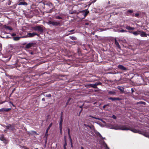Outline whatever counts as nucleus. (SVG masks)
<instances>
[{"label": "nucleus", "mask_w": 149, "mask_h": 149, "mask_svg": "<svg viewBox=\"0 0 149 149\" xmlns=\"http://www.w3.org/2000/svg\"><path fill=\"white\" fill-rule=\"evenodd\" d=\"M83 12H84L83 14L84 17L86 16L89 13L88 11L86 10H84L83 11Z\"/></svg>", "instance_id": "20"}, {"label": "nucleus", "mask_w": 149, "mask_h": 149, "mask_svg": "<svg viewBox=\"0 0 149 149\" xmlns=\"http://www.w3.org/2000/svg\"><path fill=\"white\" fill-rule=\"evenodd\" d=\"M3 28L7 30H13V28L9 26L5 25L3 26Z\"/></svg>", "instance_id": "13"}, {"label": "nucleus", "mask_w": 149, "mask_h": 149, "mask_svg": "<svg viewBox=\"0 0 149 149\" xmlns=\"http://www.w3.org/2000/svg\"><path fill=\"white\" fill-rule=\"evenodd\" d=\"M88 86L94 88H97V87H95V84H89L88 85Z\"/></svg>", "instance_id": "18"}, {"label": "nucleus", "mask_w": 149, "mask_h": 149, "mask_svg": "<svg viewBox=\"0 0 149 149\" xmlns=\"http://www.w3.org/2000/svg\"><path fill=\"white\" fill-rule=\"evenodd\" d=\"M95 87H97V86L100 85H101L102 84V83L100 81L97 82H96L95 84Z\"/></svg>", "instance_id": "25"}, {"label": "nucleus", "mask_w": 149, "mask_h": 149, "mask_svg": "<svg viewBox=\"0 0 149 149\" xmlns=\"http://www.w3.org/2000/svg\"><path fill=\"white\" fill-rule=\"evenodd\" d=\"M97 134L99 135L100 137H102L101 135L100 134L99 132H98L97 133Z\"/></svg>", "instance_id": "44"}, {"label": "nucleus", "mask_w": 149, "mask_h": 149, "mask_svg": "<svg viewBox=\"0 0 149 149\" xmlns=\"http://www.w3.org/2000/svg\"><path fill=\"white\" fill-rule=\"evenodd\" d=\"M118 67L119 68L122 70H125L127 69L125 67L121 65H118Z\"/></svg>", "instance_id": "12"}, {"label": "nucleus", "mask_w": 149, "mask_h": 149, "mask_svg": "<svg viewBox=\"0 0 149 149\" xmlns=\"http://www.w3.org/2000/svg\"><path fill=\"white\" fill-rule=\"evenodd\" d=\"M51 95L50 94H47L45 95V96L47 97H51Z\"/></svg>", "instance_id": "29"}, {"label": "nucleus", "mask_w": 149, "mask_h": 149, "mask_svg": "<svg viewBox=\"0 0 149 149\" xmlns=\"http://www.w3.org/2000/svg\"><path fill=\"white\" fill-rule=\"evenodd\" d=\"M52 124H53V123H51L48 126V127L47 128L46 130L45 135L46 136H47L48 135L47 133L48 132V131H49V130L50 129V128L52 126Z\"/></svg>", "instance_id": "11"}, {"label": "nucleus", "mask_w": 149, "mask_h": 149, "mask_svg": "<svg viewBox=\"0 0 149 149\" xmlns=\"http://www.w3.org/2000/svg\"><path fill=\"white\" fill-rule=\"evenodd\" d=\"M70 141H71V147H72L73 146H72V140Z\"/></svg>", "instance_id": "43"}, {"label": "nucleus", "mask_w": 149, "mask_h": 149, "mask_svg": "<svg viewBox=\"0 0 149 149\" xmlns=\"http://www.w3.org/2000/svg\"><path fill=\"white\" fill-rule=\"evenodd\" d=\"M42 101H44L45 100V99L44 98H43L42 99Z\"/></svg>", "instance_id": "47"}, {"label": "nucleus", "mask_w": 149, "mask_h": 149, "mask_svg": "<svg viewBox=\"0 0 149 149\" xmlns=\"http://www.w3.org/2000/svg\"><path fill=\"white\" fill-rule=\"evenodd\" d=\"M102 123H105V121H104L103 120H102Z\"/></svg>", "instance_id": "49"}, {"label": "nucleus", "mask_w": 149, "mask_h": 149, "mask_svg": "<svg viewBox=\"0 0 149 149\" xmlns=\"http://www.w3.org/2000/svg\"><path fill=\"white\" fill-rule=\"evenodd\" d=\"M110 128L116 130H130L133 132L135 133H140L141 131L136 130L135 129H130L128 128L126 126L122 125H111L110 127Z\"/></svg>", "instance_id": "1"}, {"label": "nucleus", "mask_w": 149, "mask_h": 149, "mask_svg": "<svg viewBox=\"0 0 149 149\" xmlns=\"http://www.w3.org/2000/svg\"><path fill=\"white\" fill-rule=\"evenodd\" d=\"M118 32H127V31L126 30H123V29H122L121 30L119 31Z\"/></svg>", "instance_id": "28"}, {"label": "nucleus", "mask_w": 149, "mask_h": 149, "mask_svg": "<svg viewBox=\"0 0 149 149\" xmlns=\"http://www.w3.org/2000/svg\"><path fill=\"white\" fill-rule=\"evenodd\" d=\"M98 120H101V121H102V119H101L100 118H99V119H98Z\"/></svg>", "instance_id": "48"}, {"label": "nucleus", "mask_w": 149, "mask_h": 149, "mask_svg": "<svg viewBox=\"0 0 149 149\" xmlns=\"http://www.w3.org/2000/svg\"><path fill=\"white\" fill-rule=\"evenodd\" d=\"M87 126L88 127H89L91 128V127H90V126H89V125H88Z\"/></svg>", "instance_id": "51"}, {"label": "nucleus", "mask_w": 149, "mask_h": 149, "mask_svg": "<svg viewBox=\"0 0 149 149\" xmlns=\"http://www.w3.org/2000/svg\"><path fill=\"white\" fill-rule=\"evenodd\" d=\"M108 99L109 100H111L112 101L119 100H120V99L119 98L117 97H110L108 98Z\"/></svg>", "instance_id": "16"}, {"label": "nucleus", "mask_w": 149, "mask_h": 149, "mask_svg": "<svg viewBox=\"0 0 149 149\" xmlns=\"http://www.w3.org/2000/svg\"><path fill=\"white\" fill-rule=\"evenodd\" d=\"M64 138H65V143L63 145V147H64V149H65V148L66 149V146H67V143H66V141L65 136Z\"/></svg>", "instance_id": "26"}, {"label": "nucleus", "mask_w": 149, "mask_h": 149, "mask_svg": "<svg viewBox=\"0 0 149 149\" xmlns=\"http://www.w3.org/2000/svg\"><path fill=\"white\" fill-rule=\"evenodd\" d=\"M109 94H114L115 93L114 92L111 91H109L108 92Z\"/></svg>", "instance_id": "30"}, {"label": "nucleus", "mask_w": 149, "mask_h": 149, "mask_svg": "<svg viewBox=\"0 0 149 149\" xmlns=\"http://www.w3.org/2000/svg\"><path fill=\"white\" fill-rule=\"evenodd\" d=\"M101 146L104 149H109V148L107 146L106 144L104 142H103L101 144Z\"/></svg>", "instance_id": "8"}, {"label": "nucleus", "mask_w": 149, "mask_h": 149, "mask_svg": "<svg viewBox=\"0 0 149 149\" xmlns=\"http://www.w3.org/2000/svg\"><path fill=\"white\" fill-rule=\"evenodd\" d=\"M118 88L121 92H123L124 91V88L123 87L118 86Z\"/></svg>", "instance_id": "19"}, {"label": "nucleus", "mask_w": 149, "mask_h": 149, "mask_svg": "<svg viewBox=\"0 0 149 149\" xmlns=\"http://www.w3.org/2000/svg\"><path fill=\"white\" fill-rule=\"evenodd\" d=\"M130 33H132L133 35L135 36H137L141 33V31L138 30L136 31H133V32H129Z\"/></svg>", "instance_id": "6"}, {"label": "nucleus", "mask_w": 149, "mask_h": 149, "mask_svg": "<svg viewBox=\"0 0 149 149\" xmlns=\"http://www.w3.org/2000/svg\"><path fill=\"white\" fill-rule=\"evenodd\" d=\"M128 12L129 13H132L133 12V11L131 10H128Z\"/></svg>", "instance_id": "35"}, {"label": "nucleus", "mask_w": 149, "mask_h": 149, "mask_svg": "<svg viewBox=\"0 0 149 149\" xmlns=\"http://www.w3.org/2000/svg\"><path fill=\"white\" fill-rule=\"evenodd\" d=\"M36 35H38V34L35 33H29L28 34V37H32Z\"/></svg>", "instance_id": "10"}, {"label": "nucleus", "mask_w": 149, "mask_h": 149, "mask_svg": "<svg viewBox=\"0 0 149 149\" xmlns=\"http://www.w3.org/2000/svg\"><path fill=\"white\" fill-rule=\"evenodd\" d=\"M70 38H71L73 40H77V38L75 37L74 36H70Z\"/></svg>", "instance_id": "27"}, {"label": "nucleus", "mask_w": 149, "mask_h": 149, "mask_svg": "<svg viewBox=\"0 0 149 149\" xmlns=\"http://www.w3.org/2000/svg\"><path fill=\"white\" fill-rule=\"evenodd\" d=\"M107 106H108V105L107 104H105V105H104L103 107V108L104 109L105 108V107Z\"/></svg>", "instance_id": "38"}, {"label": "nucleus", "mask_w": 149, "mask_h": 149, "mask_svg": "<svg viewBox=\"0 0 149 149\" xmlns=\"http://www.w3.org/2000/svg\"><path fill=\"white\" fill-rule=\"evenodd\" d=\"M32 132H33V134H36L37 135L38 134H37L36 132H35V131H33Z\"/></svg>", "instance_id": "40"}, {"label": "nucleus", "mask_w": 149, "mask_h": 149, "mask_svg": "<svg viewBox=\"0 0 149 149\" xmlns=\"http://www.w3.org/2000/svg\"><path fill=\"white\" fill-rule=\"evenodd\" d=\"M89 116L92 117L93 118H95V119H98H98L99 118H96V117H93V116Z\"/></svg>", "instance_id": "33"}, {"label": "nucleus", "mask_w": 149, "mask_h": 149, "mask_svg": "<svg viewBox=\"0 0 149 149\" xmlns=\"http://www.w3.org/2000/svg\"><path fill=\"white\" fill-rule=\"evenodd\" d=\"M31 54H33L32 52H31Z\"/></svg>", "instance_id": "53"}, {"label": "nucleus", "mask_w": 149, "mask_h": 149, "mask_svg": "<svg viewBox=\"0 0 149 149\" xmlns=\"http://www.w3.org/2000/svg\"><path fill=\"white\" fill-rule=\"evenodd\" d=\"M35 45L34 43H29L27 44L26 46V48L27 49H29L31 47H33Z\"/></svg>", "instance_id": "5"}, {"label": "nucleus", "mask_w": 149, "mask_h": 149, "mask_svg": "<svg viewBox=\"0 0 149 149\" xmlns=\"http://www.w3.org/2000/svg\"><path fill=\"white\" fill-rule=\"evenodd\" d=\"M68 103H69V102H67L66 103V105H67L68 104Z\"/></svg>", "instance_id": "50"}, {"label": "nucleus", "mask_w": 149, "mask_h": 149, "mask_svg": "<svg viewBox=\"0 0 149 149\" xmlns=\"http://www.w3.org/2000/svg\"><path fill=\"white\" fill-rule=\"evenodd\" d=\"M16 34L15 33H13L12 34V36H16Z\"/></svg>", "instance_id": "42"}, {"label": "nucleus", "mask_w": 149, "mask_h": 149, "mask_svg": "<svg viewBox=\"0 0 149 149\" xmlns=\"http://www.w3.org/2000/svg\"><path fill=\"white\" fill-rule=\"evenodd\" d=\"M56 19H62V18L61 17H60L59 16L56 17Z\"/></svg>", "instance_id": "31"}, {"label": "nucleus", "mask_w": 149, "mask_h": 149, "mask_svg": "<svg viewBox=\"0 0 149 149\" xmlns=\"http://www.w3.org/2000/svg\"><path fill=\"white\" fill-rule=\"evenodd\" d=\"M0 139L1 141H3V142L4 143H6V140L5 138L3 137V135L1 136L0 137Z\"/></svg>", "instance_id": "15"}, {"label": "nucleus", "mask_w": 149, "mask_h": 149, "mask_svg": "<svg viewBox=\"0 0 149 149\" xmlns=\"http://www.w3.org/2000/svg\"><path fill=\"white\" fill-rule=\"evenodd\" d=\"M97 123L99 125H100V124L99 123Z\"/></svg>", "instance_id": "52"}, {"label": "nucleus", "mask_w": 149, "mask_h": 149, "mask_svg": "<svg viewBox=\"0 0 149 149\" xmlns=\"http://www.w3.org/2000/svg\"><path fill=\"white\" fill-rule=\"evenodd\" d=\"M140 36L142 37H147V35L146 34V33L143 31H141V33H140Z\"/></svg>", "instance_id": "17"}, {"label": "nucleus", "mask_w": 149, "mask_h": 149, "mask_svg": "<svg viewBox=\"0 0 149 149\" xmlns=\"http://www.w3.org/2000/svg\"><path fill=\"white\" fill-rule=\"evenodd\" d=\"M139 103H141L143 104H145V102H140Z\"/></svg>", "instance_id": "32"}, {"label": "nucleus", "mask_w": 149, "mask_h": 149, "mask_svg": "<svg viewBox=\"0 0 149 149\" xmlns=\"http://www.w3.org/2000/svg\"><path fill=\"white\" fill-rule=\"evenodd\" d=\"M21 37H15L13 38V40H14L17 41L19 40L20 38H21Z\"/></svg>", "instance_id": "24"}, {"label": "nucleus", "mask_w": 149, "mask_h": 149, "mask_svg": "<svg viewBox=\"0 0 149 149\" xmlns=\"http://www.w3.org/2000/svg\"><path fill=\"white\" fill-rule=\"evenodd\" d=\"M112 117L113 118H114V119H116V116L114 115H113L112 116Z\"/></svg>", "instance_id": "39"}, {"label": "nucleus", "mask_w": 149, "mask_h": 149, "mask_svg": "<svg viewBox=\"0 0 149 149\" xmlns=\"http://www.w3.org/2000/svg\"><path fill=\"white\" fill-rule=\"evenodd\" d=\"M68 134H70V130L69 128H68Z\"/></svg>", "instance_id": "36"}, {"label": "nucleus", "mask_w": 149, "mask_h": 149, "mask_svg": "<svg viewBox=\"0 0 149 149\" xmlns=\"http://www.w3.org/2000/svg\"><path fill=\"white\" fill-rule=\"evenodd\" d=\"M74 31V30H72L70 31H69V32H72Z\"/></svg>", "instance_id": "45"}, {"label": "nucleus", "mask_w": 149, "mask_h": 149, "mask_svg": "<svg viewBox=\"0 0 149 149\" xmlns=\"http://www.w3.org/2000/svg\"><path fill=\"white\" fill-rule=\"evenodd\" d=\"M115 44L119 48H120V46L119 45L118 42L117 41L116 39H115Z\"/></svg>", "instance_id": "22"}, {"label": "nucleus", "mask_w": 149, "mask_h": 149, "mask_svg": "<svg viewBox=\"0 0 149 149\" xmlns=\"http://www.w3.org/2000/svg\"><path fill=\"white\" fill-rule=\"evenodd\" d=\"M139 15V14L138 13H136L135 14V16L136 17H138Z\"/></svg>", "instance_id": "37"}, {"label": "nucleus", "mask_w": 149, "mask_h": 149, "mask_svg": "<svg viewBox=\"0 0 149 149\" xmlns=\"http://www.w3.org/2000/svg\"><path fill=\"white\" fill-rule=\"evenodd\" d=\"M19 5H27V3L26 2H21L19 3Z\"/></svg>", "instance_id": "23"}, {"label": "nucleus", "mask_w": 149, "mask_h": 149, "mask_svg": "<svg viewBox=\"0 0 149 149\" xmlns=\"http://www.w3.org/2000/svg\"><path fill=\"white\" fill-rule=\"evenodd\" d=\"M140 134H143V136L149 138V134L148 133H141V132Z\"/></svg>", "instance_id": "21"}, {"label": "nucleus", "mask_w": 149, "mask_h": 149, "mask_svg": "<svg viewBox=\"0 0 149 149\" xmlns=\"http://www.w3.org/2000/svg\"><path fill=\"white\" fill-rule=\"evenodd\" d=\"M60 119V121L59 123V126L60 133L61 134L62 133V123L63 121L62 115H61V116Z\"/></svg>", "instance_id": "3"}, {"label": "nucleus", "mask_w": 149, "mask_h": 149, "mask_svg": "<svg viewBox=\"0 0 149 149\" xmlns=\"http://www.w3.org/2000/svg\"><path fill=\"white\" fill-rule=\"evenodd\" d=\"M46 23L50 25H53L54 26H56L60 25V23L59 22L51 21H49L46 22Z\"/></svg>", "instance_id": "2"}, {"label": "nucleus", "mask_w": 149, "mask_h": 149, "mask_svg": "<svg viewBox=\"0 0 149 149\" xmlns=\"http://www.w3.org/2000/svg\"><path fill=\"white\" fill-rule=\"evenodd\" d=\"M70 100H71V98H69V99H68L67 102H70Z\"/></svg>", "instance_id": "46"}, {"label": "nucleus", "mask_w": 149, "mask_h": 149, "mask_svg": "<svg viewBox=\"0 0 149 149\" xmlns=\"http://www.w3.org/2000/svg\"><path fill=\"white\" fill-rule=\"evenodd\" d=\"M68 136H69V138H70V141H71V140H72V139H71V138L70 134H68Z\"/></svg>", "instance_id": "41"}, {"label": "nucleus", "mask_w": 149, "mask_h": 149, "mask_svg": "<svg viewBox=\"0 0 149 149\" xmlns=\"http://www.w3.org/2000/svg\"><path fill=\"white\" fill-rule=\"evenodd\" d=\"M125 28L128 30H134L135 29L134 27H131L128 26H125Z\"/></svg>", "instance_id": "14"}, {"label": "nucleus", "mask_w": 149, "mask_h": 149, "mask_svg": "<svg viewBox=\"0 0 149 149\" xmlns=\"http://www.w3.org/2000/svg\"><path fill=\"white\" fill-rule=\"evenodd\" d=\"M10 131H12L14 129V127L13 125H9L6 127Z\"/></svg>", "instance_id": "7"}, {"label": "nucleus", "mask_w": 149, "mask_h": 149, "mask_svg": "<svg viewBox=\"0 0 149 149\" xmlns=\"http://www.w3.org/2000/svg\"><path fill=\"white\" fill-rule=\"evenodd\" d=\"M89 116L92 117L93 118H95V119H98H98L99 118H96V117H93V116Z\"/></svg>", "instance_id": "34"}, {"label": "nucleus", "mask_w": 149, "mask_h": 149, "mask_svg": "<svg viewBox=\"0 0 149 149\" xmlns=\"http://www.w3.org/2000/svg\"><path fill=\"white\" fill-rule=\"evenodd\" d=\"M10 109V108H3L0 109V112H3L4 111H8Z\"/></svg>", "instance_id": "9"}, {"label": "nucleus", "mask_w": 149, "mask_h": 149, "mask_svg": "<svg viewBox=\"0 0 149 149\" xmlns=\"http://www.w3.org/2000/svg\"><path fill=\"white\" fill-rule=\"evenodd\" d=\"M33 29L36 31H38L40 32H42L43 31V29L41 27L39 26H36L34 27Z\"/></svg>", "instance_id": "4"}]
</instances>
